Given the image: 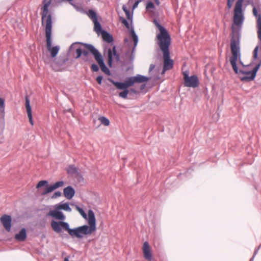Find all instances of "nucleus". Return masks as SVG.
<instances>
[{
    "mask_svg": "<svg viewBox=\"0 0 261 261\" xmlns=\"http://www.w3.org/2000/svg\"><path fill=\"white\" fill-rule=\"evenodd\" d=\"M253 7V15L256 19L257 34L258 41L254 48V58L257 59L259 47L261 49V2L259 0H237L233 10L232 23L231 26V34H242L241 30L245 21V12L247 7Z\"/></svg>",
    "mask_w": 261,
    "mask_h": 261,
    "instance_id": "1",
    "label": "nucleus"
},
{
    "mask_svg": "<svg viewBox=\"0 0 261 261\" xmlns=\"http://www.w3.org/2000/svg\"><path fill=\"white\" fill-rule=\"evenodd\" d=\"M155 41L158 45L154 56L155 63L150 65L148 71L150 76H148V82L151 79L155 81L160 79V71L162 67L169 70L174 67V60L171 57L172 38L169 32L157 33Z\"/></svg>",
    "mask_w": 261,
    "mask_h": 261,
    "instance_id": "2",
    "label": "nucleus"
},
{
    "mask_svg": "<svg viewBox=\"0 0 261 261\" xmlns=\"http://www.w3.org/2000/svg\"><path fill=\"white\" fill-rule=\"evenodd\" d=\"M52 0H44L43 3L44 4L42 8L41 19L42 23H43L45 21V36L46 39V47L47 50L50 53V56L52 58H55L59 53L60 49L59 45H56L52 47V39H51V29H52V17L51 14H48V7L51 4Z\"/></svg>",
    "mask_w": 261,
    "mask_h": 261,
    "instance_id": "3",
    "label": "nucleus"
},
{
    "mask_svg": "<svg viewBox=\"0 0 261 261\" xmlns=\"http://www.w3.org/2000/svg\"><path fill=\"white\" fill-rule=\"evenodd\" d=\"M160 5V0H148V19L158 29V33H163L168 31V30L165 27L161 24L163 12L160 8H158Z\"/></svg>",
    "mask_w": 261,
    "mask_h": 261,
    "instance_id": "4",
    "label": "nucleus"
},
{
    "mask_svg": "<svg viewBox=\"0 0 261 261\" xmlns=\"http://www.w3.org/2000/svg\"><path fill=\"white\" fill-rule=\"evenodd\" d=\"M107 80L115 85L118 89L123 90V91L119 93V96L126 99L129 92L127 88L133 86L135 83H142L147 82V76L137 74L134 76L128 77L126 79L125 82L115 81L110 77H108Z\"/></svg>",
    "mask_w": 261,
    "mask_h": 261,
    "instance_id": "5",
    "label": "nucleus"
},
{
    "mask_svg": "<svg viewBox=\"0 0 261 261\" xmlns=\"http://www.w3.org/2000/svg\"><path fill=\"white\" fill-rule=\"evenodd\" d=\"M89 226L84 225L74 228L69 227L68 233L72 237L82 238L83 235H90L96 230V219L92 210L88 211Z\"/></svg>",
    "mask_w": 261,
    "mask_h": 261,
    "instance_id": "6",
    "label": "nucleus"
},
{
    "mask_svg": "<svg viewBox=\"0 0 261 261\" xmlns=\"http://www.w3.org/2000/svg\"><path fill=\"white\" fill-rule=\"evenodd\" d=\"M230 49L231 51V56L230 57L229 62L233 69V60H236V65L239 64L243 68H249L251 67L253 63H251L248 65L244 64L243 61L241 60V47L240 42L241 39L242 34H230Z\"/></svg>",
    "mask_w": 261,
    "mask_h": 261,
    "instance_id": "7",
    "label": "nucleus"
},
{
    "mask_svg": "<svg viewBox=\"0 0 261 261\" xmlns=\"http://www.w3.org/2000/svg\"><path fill=\"white\" fill-rule=\"evenodd\" d=\"M130 36L134 41V45L132 47V41H129L128 39L125 37L124 39V42L126 43L128 47L124 53V57L126 59L128 58V60H125L122 63V65H130L133 66V62L135 58V49L138 43V37L136 34L135 30L133 29L130 30Z\"/></svg>",
    "mask_w": 261,
    "mask_h": 261,
    "instance_id": "8",
    "label": "nucleus"
},
{
    "mask_svg": "<svg viewBox=\"0 0 261 261\" xmlns=\"http://www.w3.org/2000/svg\"><path fill=\"white\" fill-rule=\"evenodd\" d=\"M76 44H82L86 48L89 50L90 53L94 57L95 60L99 65L101 70L107 75H111V71L106 65L103 58L99 51L92 45L82 42H75L71 44L70 49H71Z\"/></svg>",
    "mask_w": 261,
    "mask_h": 261,
    "instance_id": "9",
    "label": "nucleus"
},
{
    "mask_svg": "<svg viewBox=\"0 0 261 261\" xmlns=\"http://www.w3.org/2000/svg\"><path fill=\"white\" fill-rule=\"evenodd\" d=\"M233 61V70L236 74H242L244 76L240 77V80L242 82H251L255 79V77L258 72V70L254 67L252 69L250 70H244L241 69H239L238 65H236V60L234 59Z\"/></svg>",
    "mask_w": 261,
    "mask_h": 261,
    "instance_id": "10",
    "label": "nucleus"
},
{
    "mask_svg": "<svg viewBox=\"0 0 261 261\" xmlns=\"http://www.w3.org/2000/svg\"><path fill=\"white\" fill-rule=\"evenodd\" d=\"M150 216L151 219V223L154 227V233L158 234L159 232V222L160 218V210L159 207L154 210L151 208L150 210Z\"/></svg>",
    "mask_w": 261,
    "mask_h": 261,
    "instance_id": "11",
    "label": "nucleus"
},
{
    "mask_svg": "<svg viewBox=\"0 0 261 261\" xmlns=\"http://www.w3.org/2000/svg\"><path fill=\"white\" fill-rule=\"evenodd\" d=\"M113 56L117 62H120V56L116 50V46L113 45L112 48H109L108 50V63L110 67H112L113 62Z\"/></svg>",
    "mask_w": 261,
    "mask_h": 261,
    "instance_id": "12",
    "label": "nucleus"
},
{
    "mask_svg": "<svg viewBox=\"0 0 261 261\" xmlns=\"http://www.w3.org/2000/svg\"><path fill=\"white\" fill-rule=\"evenodd\" d=\"M51 226L54 231L57 233L62 232L61 227L65 230L68 231L69 224L64 221H56L53 220L51 222Z\"/></svg>",
    "mask_w": 261,
    "mask_h": 261,
    "instance_id": "13",
    "label": "nucleus"
},
{
    "mask_svg": "<svg viewBox=\"0 0 261 261\" xmlns=\"http://www.w3.org/2000/svg\"><path fill=\"white\" fill-rule=\"evenodd\" d=\"M184 85L186 87L195 88L199 85V80L196 74L191 75L184 81Z\"/></svg>",
    "mask_w": 261,
    "mask_h": 261,
    "instance_id": "14",
    "label": "nucleus"
},
{
    "mask_svg": "<svg viewBox=\"0 0 261 261\" xmlns=\"http://www.w3.org/2000/svg\"><path fill=\"white\" fill-rule=\"evenodd\" d=\"M0 113L2 119L0 120V131L3 133L5 128V102L4 99L1 97H0Z\"/></svg>",
    "mask_w": 261,
    "mask_h": 261,
    "instance_id": "15",
    "label": "nucleus"
},
{
    "mask_svg": "<svg viewBox=\"0 0 261 261\" xmlns=\"http://www.w3.org/2000/svg\"><path fill=\"white\" fill-rule=\"evenodd\" d=\"M0 221L5 229L8 232H10L12 227L11 217L10 215L4 214L0 218Z\"/></svg>",
    "mask_w": 261,
    "mask_h": 261,
    "instance_id": "16",
    "label": "nucleus"
},
{
    "mask_svg": "<svg viewBox=\"0 0 261 261\" xmlns=\"http://www.w3.org/2000/svg\"><path fill=\"white\" fill-rule=\"evenodd\" d=\"M47 216H51L55 219L63 221L65 219V216L60 210H52L50 211L47 214Z\"/></svg>",
    "mask_w": 261,
    "mask_h": 261,
    "instance_id": "17",
    "label": "nucleus"
},
{
    "mask_svg": "<svg viewBox=\"0 0 261 261\" xmlns=\"http://www.w3.org/2000/svg\"><path fill=\"white\" fill-rule=\"evenodd\" d=\"M64 184V182L63 181H58L56 182L53 185H50V186L45 188V190L42 193V195H46L49 193L51 192L55 189L62 187Z\"/></svg>",
    "mask_w": 261,
    "mask_h": 261,
    "instance_id": "18",
    "label": "nucleus"
},
{
    "mask_svg": "<svg viewBox=\"0 0 261 261\" xmlns=\"http://www.w3.org/2000/svg\"><path fill=\"white\" fill-rule=\"evenodd\" d=\"M75 193L74 189L71 186H68L63 190V194L68 199H72L74 196Z\"/></svg>",
    "mask_w": 261,
    "mask_h": 261,
    "instance_id": "19",
    "label": "nucleus"
},
{
    "mask_svg": "<svg viewBox=\"0 0 261 261\" xmlns=\"http://www.w3.org/2000/svg\"><path fill=\"white\" fill-rule=\"evenodd\" d=\"M25 108L27 110V112L28 113V116L29 119V122L32 125H33V116L32 114V109L30 105V101L29 98L26 96L25 97Z\"/></svg>",
    "mask_w": 261,
    "mask_h": 261,
    "instance_id": "20",
    "label": "nucleus"
},
{
    "mask_svg": "<svg viewBox=\"0 0 261 261\" xmlns=\"http://www.w3.org/2000/svg\"><path fill=\"white\" fill-rule=\"evenodd\" d=\"M27 237V230L25 228H23L18 233L15 234V239L19 242H23L25 240Z\"/></svg>",
    "mask_w": 261,
    "mask_h": 261,
    "instance_id": "21",
    "label": "nucleus"
},
{
    "mask_svg": "<svg viewBox=\"0 0 261 261\" xmlns=\"http://www.w3.org/2000/svg\"><path fill=\"white\" fill-rule=\"evenodd\" d=\"M79 44H76L74 47L72 48L71 49H70L71 47L70 45L67 51V54H69L73 49H75L76 56L74 57V58L76 59L81 58L82 56V53H83L82 48L81 46H77V45ZM81 44L82 45V44Z\"/></svg>",
    "mask_w": 261,
    "mask_h": 261,
    "instance_id": "22",
    "label": "nucleus"
},
{
    "mask_svg": "<svg viewBox=\"0 0 261 261\" xmlns=\"http://www.w3.org/2000/svg\"><path fill=\"white\" fill-rule=\"evenodd\" d=\"M55 209L57 210H64L67 212H70L72 210L69 206V204L68 202H66L64 203H60L57 204L55 206Z\"/></svg>",
    "mask_w": 261,
    "mask_h": 261,
    "instance_id": "23",
    "label": "nucleus"
},
{
    "mask_svg": "<svg viewBox=\"0 0 261 261\" xmlns=\"http://www.w3.org/2000/svg\"><path fill=\"white\" fill-rule=\"evenodd\" d=\"M101 34L103 40L108 43H112L114 41L113 36L107 31H102Z\"/></svg>",
    "mask_w": 261,
    "mask_h": 261,
    "instance_id": "24",
    "label": "nucleus"
},
{
    "mask_svg": "<svg viewBox=\"0 0 261 261\" xmlns=\"http://www.w3.org/2000/svg\"><path fill=\"white\" fill-rule=\"evenodd\" d=\"M69 54H67V56H60L57 62V64L60 66H63L69 60Z\"/></svg>",
    "mask_w": 261,
    "mask_h": 261,
    "instance_id": "25",
    "label": "nucleus"
},
{
    "mask_svg": "<svg viewBox=\"0 0 261 261\" xmlns=\"http://www.w3.org/2000/svg\"><path fill=\"white\" fill-rule=\"evenodd\" d=\"M79 169L74 165H70L67 169V172L69 174L73 175L74 174H79L78 172Z\"/></svg>",
    "mask_w": 261,
    "mask_h": 261,
    "instance_id": "26",
    "label": "nucleus"
},
{
    "mask_svg": "<svg viewBox=\"0 0 261 261\" xmlns=\"http://www.w3.org/2000/svg\"><path fill=\"white\" fill-rule=\"evenodd\" d=\"M94 24V31L99 34V33H101L102 31H105L102 29L101 25L98 20L93 21Z\"/></svg>",
    "mask_w": 261,
    "mask_h": 261,
    "instance_id": "27",
    "label": "nucleus"
},
{
    "mask_svg": "<svg viewBox=\"0 0 261 261\" xmlns=\"http://www.w3.org/2000/svg\"><path fill=\"white\" fill-rule=\"evenodd\" d=\"M70 5H72L73 7V8L77 12H81V13H85V10H84V9L83 8V6L82 5V4H79V3H74L72 2V3Z\"/></svg>",
    "mask_w": 261,
    "mask_h": 261,
    "instance_id": "28",
    "label": "nucleus"
},
{
    "mask_svg": "<svg viewBox=\"0 0 261 261\" xmlns=\"http://www.w3.org/2000/svg\"><path fill=\"white\" fill-rule=\"evenodd\" d=\"M119 20L125 25V27L129 30V33L130 34V30L133 29L134 30V28L132 26H130L128 21L124 17H120Z\"/></svg>",
    "mask_w": 261,
    "mask_h": 261,
    "instance_id": "29",
    "label": "nucleus"
},
{
    "mask_svg": "<svg viewBox=\"0 0 261 261\" xmlns=\"http://www.w3.org/2000/svg\"><path fill=\"white\" fill-rule=\"evenodd\" d=\"M72 205H74L75 206L76 210L79 212V213L81 215V216L85 219H87V215L86 213L85 212L83 208L75 204H71Z\"/></svg>",
    "mask_w": 261,
    "mask_h": 261,
    "instance_id": "30",
    "label": "nucleus"
},
{
    "mask_svg": "<svg viewBox=\"0 0 261 261\" xmlns=\"http://www.w3.org/2000/svg\"><path fill=\"white\" fill-rule=\"evenodd\" d=\"M148 261H156L153 257L151 247L148 243Z\"/></svg>",
    "mask_w": 261,
    "mask_h": 261,
    "instance_id": "31",
    "label": "nucleus"
},
{
    "mask_svg": "<svg viewBox=\"0 0 261 261\" xmlns=\"http://www.w3.org/2000/svg\"><path fill=\"white\" fill-rule=\"evenodd\" d=\"M88 15L93 21L98 20L96 13L92 9L89 10Z\"/></svg>",
    "mask_w": 261,
    "mask_h": 261,
    "instance_id": "32",
    "label": "nucleus"
},
{
    "mask_svg": "<svg viewBox=\"0 0 261 261\" xmlns=\"http://www.w3.org/2000/svg\"><path fill=\"white\" fill-rule=\"evenodd\" d=\"M82 61L84 63H91L93 62V58L91 56H82L81 58Z\"/></svg>",
    "mask_w": 261,
    "mask_h": 261,
    "instance_id": "33",
    "label": "nucleus"
},
{
    "mask_svg": "<svg viewBox=\"0 0 261 261\" xmlns=\"http://www.w3.org/2000/svg\"><path fill=\"white\" fill-rule=\"evenodd\" d=\"M99 120L100 121L101 123L104 125L105 126H108L110 124L109 120L106 117H100Z\"/></svg>",
    "mask_w": 261,
    "mask_h": 261,
    "instance_id": "34",
    "label": "nucleus"
},
{
    "mask_svg": "<svg viewBox=\"0 0 261 261\" xmlns=\"http://www.w3.org/2000/svg\"><path fill=\"white\" fill-rule=\"evenodd\" d=\"M260 49V47H259L258 49ZM260 50H261V49H260ZM254 50H253V53H254ZM258 51H259V50H258ZM257 55H258V52L257 53ZM253 59H254V60H259L258 63H257V64L255 65V66H254V67L256 68V69H257L258 70H259V69H260V66H261V58H260V59H259V58H258V56H257V59H255L254 58V55H253Z\"/></svg>",
    "mask_w": 261,
    "mask_h": 261,
    "instance_id": "35",
    "label": "nucleus"
},
{
    "mask_svg": "<svg viewBox=\"0 0 261 261\" xmlns=\"http://www.w3.org/2000/svg\"><path fill=\"white\" fill-rule=\"evenodd\" d=\"M48 184V182L47 180H41L37 184V185L36 186V188H39L42 186H47Z\"/></svg>",
    "mask_w": 261,
    "mask_h": 261,
    "instance_id": "36",
    "label": "nucleus"
},
{
    "mask_svg": "<svg viewBox=\"0 0 261 261\" xmlns=\"http://www.w3.org/2000/svg\"><path fill=\"white\" fill-rule=\"evenodd\" d=\"M143 253L144 257L147 259V241L144 242L143 243Z\"/></svg>",
    "mask_w": 261,
    "mask_h": 261,
    "instance_id": "37",
    "label": "nucleus"
},
{
    "mask_svg": "<svg viewBox=\"0 0 261 261\" xmlns=\"http://www.w3.org/2000/svg\"><path fill=\"white\" fill-rule=\"evenodd\" d=\"M91 70L94 72H97L99 70V67L98 65L95 63H93L91 65Z\"/></svg>",
    "mask_w": 261,
    "mask_h": 261,
    "instance_id": "38",
    "label": "nucleus"
},
{
    "mask_svg": "<svg viewBox=\"0 0 261 261\" xmlns=\"http://www.w3.org/2000/svg\"><path fill=\"white\" fill-rule=\"evenodd\" d=\"M189 70H186L185 71H182V75L184 76V81L187 79L188 77H190L189 76Z\"/></svg>",
    "mask_w": 261,
    "mask_h": 261,
    "instance_id": "39",
    "label": "nucleus"
},
{
    "mask_svg": "<svg viewBox=\"0 0 261 261\" xmlns=\"http://www.w3.org/2000/svg\"><path fill=\"white\" fill-rule=\"evenodd\" d=\"M62 195V193L60 191H56L54 193V194L51 196L53 199L56 198L57 197H60Z\"/></svg>",
    "mask_w": 261,
    "mask_h": 261,
    "instance_id": "40",
    "label": "nucleus"
},
{
    "mask_svg": "<svg viewBox=\"0 0 261 261\" xmlns=\"http://www.w3.org/2000/svg\"><path fill=\"white\" fill-rule=\"evenodd\" d=\"M233 3L231 2H230L229 1H227L226 8L228 11L231 9V8L233 6Z\"/></svg>",
    "mask_w": 261,
    "mask_h": 261,
    "instance_id": "41",
    "label": "nucleus"
},
{
    "mask_svg": "<svg viewBox=\"0 0 261 261\" xmlns=\"http://www.w3.org/2000/svg\"><path fill=\"white\" fill-rule=\"evenodd\" d=\"M126 16L127 19L129 20H130L131 23H132L133 17V13H130V12H129V13H127V14H126Z\"/></svg>",
    "mask_w": 261,
    "mask_h": 261,
    "instance_id": "42",
    "label": "nucleus"
},
{
    "mask_svg": "<svg viewBox=\"0 0 261 261\" xmlns=\"http://www.w3.org/2000/svg\"><path fill=\"white\" fill-rule=\"evenodd\" d=\"M103 76L102 75H98L96 79V82L98 83V84L101 85L102 84Z\"/></svg>",
    "mask_w": 261,
    "mask_h": 261,
    "instance_id": "43",
    "label": "nucleus"
},
{
    "mask_svg": "<svg viewBox=\"0 0 261 261\" xmlns=\"http://www.w3.org/2000/svg\"><path fill=\"white\" fill-rule=\"evenodd\" d=\"M162 67V69L161 68V70L160 71V75L161 74V75H164L165 74V72H166V71L167 70H169V69H167V68H165V67ZM160 77H161V76H160Z\"/></svg>",
    "mask_w": 261,
    "mask_h": 261,
    "instance_id": "44",
    "label": "nucleus"
},
{
    "mask_svg": "<svg viewBox=\"0 0 261 261\" xmlns=\"http://www.w3.org/2000/svg\"><path fill=\"white\" fill-rule=\"evenodd\" d=\"M83 52L82 53L83 56L86 57V56H91L89 53V52H90L89 50H88L87 48H86V50L83 49Z\"/></svg>",
    "mask_w": 261,
    "mask_h": 261,
    "instance_id": "45",
    "label": "nucleus"
},
{
    "mask_svg": "<svg viewBox=\"0 0 261 261\" xmlns=\"http://www.w3.org/2000/svg\"><path fill=\"white\" fill-rule=\"evenodd\" d=\"M142 0H136L135 3H134L133 5V9H135L136 7H137L138 4L139 3L141 2Z\"/></svg>",
    "mask_w": 261,
    "mask_h": 261,
    "instance_id": "46",
    "label": "nucleus"
},
{
    "mask_svg": "<svg viewBox=\"0 0 261 261\" xmlns=\"http://www.w3.org/2000/svg\"><path fill=\"white\" fill-rule=\"evenodd\" d=\"M122 9L123 11L125 12V14H127V13H129L130 12V11L127 9L126 6L124 5L122 6Z\"/></svg>",
    "mask_w": 261,
    "mask_h": 261,
    "instance_id": "47",
    "label": "nucleus"
},
{
    "mask_svg": "<svg viewBox=\"0 0 261 261\" xmlns=\"http://www.w3.org/2000/svg\"><path fill=\"white\" fill-rule=\"evenodd\" d=\"M188 173V170L186 172L184 173V174H182L181 173H179V174L177 175V179H179V177H180V176L181 175H182V176H184V177H187V175Z\"/></svg>",
    "mask_w": 261,
    "mask_h": 261,
    "instance_id": "48",
    "label": "nucleus"
},
{
    "mask_svg": "<svg viewBox=\"0 0 261 261\" xmlns=\"http://www.w3.org/2000/svg\"><path fill=\"white\" fill-rule=\"evenodd\" d=\"M65 1H67L69 2V3L70 4H71L72 3V2H73V0H57V3H61L63 2H65Z\"/></svg>",
    "mask_w": 261,
    "mask_h": 261,
    "instance_id": "49",
    "label": "nucleus"
},
{
    "mask_svg": "<svg viewBox=\"0 0 261 261\" xmlns=\"http://www.w3.org/2000/svg\"><path fill=\"white\" fill-rule=\"evenodd\" d=\"M260 247H261V246H260V245H259V246L255 249L253 256H254V257L255 256V255L257 254V253L258 251V250L260 249Z\"/></svg>",
    "mask_w": 261,
    "mask_h": 261,
    "instance_id": "50",
    "label": "nucleus"
},
{
    "mask_svg": "<svg viewBox=\"0 0 261 261\" xmlns=\"http://www.w3.org/2000/svg\"><path fill=\"white\" fill-rule=\"evenodd\" d=\"M143 3L144 4V6H145L146 11H147V1H144Z\"/></svg>",
    "mask_w": 261,
    "mask_h": 261,
    "instance_id": "51",
    "label": "nucleus"
},
{
    "mask_svg": "<svg viewBox=\"0 0 261 261\" xmlns=\"http://www.w3.org/2000/svg\"><path fill=\"white\" fill-rule=\"evenodd\" d=\"M254 257V256H252V257L250 259L249 261H253Z\"/></svg>",
    "mask_w": 261,
    "mask_h": 261,
    "instance_id": "52",
    "label": "nucleus"
},
{
    "mask_svg": "<svg viewBox=\"0 0 261 261\" xmlns=\"http://www.w3.org/2000/svg\"><path fill=\"white\" fill-rule=\"evenodd\" d=\"M130 91L134 93H136V91L134 89H131Z\"/></svg>",
    "mask_w": 261,
    "mask_h": 261,
    "instance_id": "53",
    "label": "nucleus"
},
{
    "mask_svg": "<svg viewBox=\"0 0 261 261\" xmlns=\"http://www.w3.org/2000/svg\"><path fill=\"white\" fill-rule=\"evenodd\" d=\"M144 87H145V85H141L140 89L141 90L143 89L144 88Z\"/></svg>",
    "mask_w": 261,
    "mask_h": 261,
    "instance_id": "54",
    "label": "nucleus"
},
{
    "mask_svg": "<svg viewBox=\"0 0 261 261\" xmlns=\"http://www.w3.org/2000/svg\"><path fill=\"white\" fill-rule=\"evenodd\" d=\"M64 261H69V259L67 257H65L64 259Z\"/></svg>",
    "mask_w": 261,
    "mask_h": 261,
    "instance_id": "55",
    "label": "nucleus"
},
{
    "mask_svg": "<svg viewBox=\"0 0 261 261\" xmlns=\"http://www.w3.org/2000/svg\"><path fill=\"white\" fill-rule=\"evenodd\" d=\"M149 98H150V96L149 95H148V101L149 100Z\"/></svg>",
    "mask_w": 261,
    "mask_h": 261,
    "instance_id": "56",
    "label": "nucleus"
},
{
    "mask_svg": "<svg viewBox=\"0 0 261 261\" xmlns=\"http://www.w3.org/2000/svg\"><path fill=\"white\" fill-rule=\"evenodd\" d=\"M3 142V141L2 140V141L0 142V143H2Z\"/></svg>",
    "mask_w": 261,
    "mask_h": 261,
    "instance_id": "57",
    "label": "nucleus"
},
{
    "mask_svg": "<svg viewBox=\"0 0 261 261\" xmlns=\"http://www.w3.org/2000/svg\"><path fill=\"white\" fill-rule=\"evenodd\" d=\"M260 246H261V243L260 244Z\"/></svg>",
    "mask_w": 261,
    "mask_h": 261,
    "instance_id": "58",
    "label": "nucleus"
}]
</instances>
